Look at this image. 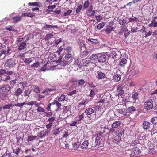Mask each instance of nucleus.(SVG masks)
<instances>
[{"mask_svg":"<svg viewBox=\"0 0 157 157\" xmlns=\"http://www.w3.org/2000/svg\"><path fill=\"white\" fill-rule=\"evenodd\" d=\"M82 7V5H80L78 6V8L76 10V13H79Z\"/></svg>","mask_w":157,"mask_h":157,"instance_id":"338daca9","label":"nucleus"},{"mask_svg":"<svg viewBox=\"0 0 157 157\" xmlns=\"http://www.w3.org/2000/svg\"><path fill=\"white\" fill-rule=\"evenodd\" d=\"M27 45L25 42H20L18 46V50L19 51L25 49Z\"/></svg>","mask_w":157,"mask_h":157,"instance_id":"2eb2a0df","label":"nucleus"},{"mask_svg":"<svg viewBox=\"0 0 157 157\" xmlns=\"http://www.w3.org/2000/svg\"><path fill=\"white\" fill-rule=\"evenodd\" d=\"M91 62L88 60L85 59H83L82 61V63H81V65L82 66H86L89 64Z\"/></svg>","mask_w":157,"mask_h":157,"instance_id":"b1692460","label":"nucleus"},{"mask_svg":"<svg viewBox=\"0 0 157 157\" xmlns=\"http://www.w3.org/2000/svg\"><path fill=\"white\" fill-rule=\"evenodd\" d=\"M106 57L104 55H100L98 56V60L99 62L103 63L106 60Z\"/></svg>","mask_w":157,"mask_h":157,"instance_id":"9b49d317","label":"nucleus"},{"mask_svg":"<svg viewBox=\"0 0 157 157\" xmlns=\"http://www.w3.org/2000/svg\"><path fill=\"white\" fill-rule=\"evenodd\" d=\"M138 73V71L135 70L134 69L132 68L130 71V75H134Z\"/></svg>","mask_w":157,"mask_h":157,"instance_id":"a18cd8bd","label":"nucleus"},{"mask_svg":"<svg viewBox=\"0 0 157 157\" xmlns=\"http://www.w3.org/2000/svg\"><path fill=\"white\" fill-rule=\"evenodd\" d=\"M78 86H82L85 83L84 80L83 79H80L78 81Z\"/></svg>","mask_w":157,"mask_h":157,"instance_id":"bf43d9fd","label":"nucleus"},{"mask_svg":"<svg viewBox=\"0 0 157 157\" xmlns=\"http://www.w3.org/2000/svg\"><path fill=\"white\" fill-rule=\"evenodd\" d=\"M6 50H0V58L2 59L5 56Z\"/></svg>","mask_w":157,"mask_h":157,"instance_id":"2f4dec72","label":"nucleus"},{"mask_svg":"<svg viewBox=\"0 0 157 157\" xmlns=\"http://www.w3.org/2000/svg\"><path fill=\"white\" fill-rule=\"evenodd\" d=\"M84 113H83L81 114V115H79L78 116H77L76 117L77 121H80L82 120L84 118Z\"/></svg>","mask_w":157,"mask_h":157,"instance_id":"72a5a7b5","label":"nucleus"},{"mask_svg":"<svg viewBox=\"0 0 157 157\" xmlns=\"http://www.w3.org/2000/svg\"><path fill=\"white\" fill-rule=\"evenodd\" d=\"M139 94L137 92H136L132 95V98L135 102H136L137 100H138Z\"/></svg>","mask_w":157,"mask_h":157,"instance_id":"a878e982","label":"nucleus"},{"mask_svg":"<svg viewBox=\"0 0 157 157\" xmlns=\"http://www.w3.org/2000/svg\"><path fill=\"white\" fill-rule=\"evenodd\" d=\"M118 107L121 108L117 109V113L125 115L126 113L127 110L125 109L124 107H125V105L121 104L118 105Z\"/></svg>","mask_w":157,"mask_h":157,"instance_id":"0eeeda50","label":"nucleus"},{"mask_svg":"<svg viewBox=\"0 0 157 157\" xmlns=\"http://www.w3.org/2000/svg\"><path fill=\"white\" fill-rule=\"evenodd\" d=\"M88 144V141H85L82 143L80 144V148L83 149H86L87 148Z\"/></svg>","mask_w":157,"mask_h":157,"instance_id":"f3484780","label":"nucleus"},{"mask_svg":"<svg viewBox=\"0 0 157 157\" xmlns=\"http://www.w3.org/2000/svg\"><path fill=\"white\" fill-rule=\"evenodd\" d=\"M70 64V63L67 60L63 59V60L61 61L59 64L61 66L64 67L67 65H69Z\"/></svg>","mask_w":157,"mask_h":157,"instance_id":"aec40b11","label":"nucleus"},{"mask_svg":"<svg viewBox=\"0 0 157 157\" xmlns=\"http://www.w3.org/2000/svg\"><path fill=\"white\" fill-rule=\"evenodd\" d=\"M95 117H90V119L91 120V122L95 121L97 119L100 118L103 114V112L101 110H96L95 112Z\"/></svg>","mask_w":157,"mask_h":157,"instance_id":"7ed1b4c3","label":"nucleus"},{"mask_svg":"<svg viewBox=\"0 0 157 157\" xmlns=\"http://www.w3.org/2000/svg\"><path fill=\"white\" fill-rule=\"evenodd\" d=\"M98 56L96 54H93L90 57V60L92 61L95 60L96 59H98Z\"/></svg>","mask_w":157,"mask_h":157,"instance_id":"8fccbe9b","label":"nucleus"},{"mask_svg":"<svg viewBox=\"0 0 157 157\" xmlns=\"http://www.w3.org/2000/svg\"><path fill=\"white\" fill-rule=\"evenodd\" d=\"M62 131V130L60 128H56L53 131V134L55 135H58L60 132Z\"/></svg>","mask_w":157,"mask_h":157,"instance_id":"58836bf2","label":"nucleus"},{"mask_svg":"<svg viewBox=\"0 0 157 157\" xmlns=\"http://www.w3.org/2000/svg\"><path fill=\"white\" fill-rule=\"evenodd\" d=\"M31 87L33 91L37 94L39 93L42 90L41 89L36 85H33L31 86Z\"/></svg>","mask_w":157,"mask_h":157,"instance_id":"f8f14e48","label":"nucleus"},{"mask_svg":"<svg viewBox=\"0 0 157 157\" xmlns=\"http://www.w3.org/2000/svg\"><path fill=\"white\" fill-rule=\"evenodd\" d=\"M66 96L64 94H62L60 96L58 97V101L59 102H62L65 100Z\"/></svg>","mask_w":157,"mask_h":157,"instance_id":"473e14b6","label":"nucleus"},{"mask_svg":"<svg viewBox=\"0 0 157 157\" xmlns=\"http://www.w3.org/2000/svg\"><path fill=\"white\" fill-rule=\"evenodd\" d=\"M31 90L29 88H27L26 89H25L24 92V95L29 97V95L31 93Z\"/></svg>","mask_w":157,"mask_h":157,"instance_id":"c9c22d12","label":"nucleus"},{"mask_svg":"<svg viewBox=\"0 0 157 157\" xmlns=\"http://www.w3.org/2000/svg\"><path fill=\"white\" fill-rule=\"evenodd\" d=\"M95 18L97 21L98 22H100L102 19V17L100 15L96 16Z\"/></svg>","mask_w":157,"mask_h":157,"instance_id":"774afa93","label":"nucleus"},{"mask_svg":"<svg viewBox=\"0 0 157 157\" xmlns=\"http://www.w3.org/2000/svg\"><path fill=\"white\" fill-rule=\"evenodd\" d=\"M56 90V89L53 88H47L44 90L42 92V93L44 94L47 95V93H48L49 92L55 91Z\"/></svg>","mask_w":157,"mask_h":157,"instance_id":"5701e85b","label":"nucleus"},{"mask_svg":"<svg viewBox=\"0 0 157 157\" xmlns=\"http://www.w3.org/2000/svg\"><path fill=\"white\" fill-rule=\"evenodd\" d=\"M59 101H57L56 100H55L54 101V102H53V104H55L56 105L58 108H59L61 107V103L59 102Z\"/></svg>","mask_w":157,"mask_h":157,"instance_id":"3c124183","label":"nucleus"},{"mask_svg":"<svg viewBox=\"0 0 157 157\" xmlns=\"http://www.w3.org/2000/svg\"><path fill=\"white\" fill-rule=\"evenodd\" d=\"M105 24L104 22H101L97 26V28L98 29H100L103 28L105 26Z\"/></svg>","mask_w":157,"mask_h":157,"instance_id":"37998d69","label":"nucleus"},{"mask_svg":"<svg viewBox=\"0 0 157 157\" xmlns=\"http://www.w3.org/2000/svg\"><path fill=\"white\" fill-rule=\"evenodd\" d=\"M153 101L152 99L147 100L144 103V105L145 109L149 110L152 108L153 107Z\"/></svg>","mask_w":157,"mask_h":157,"instance_id":"20e7f679","label":"nucleus"},{"mask_svg":"<svg viewBox=\"0 0 157 157\" xmlns=\"http://www.w3.org/2000/svg\"><path fill=\"white\" fill-rule=\"evenodd\" d=\"M25 104H26V103L25 102H23L21 103H18L17 104H15L14 106L17 107H19L21 108Z\"/></svg>","mask_w":157,"mask_h":157,"instance_id":"680f3d73","label":"nucleus"},{"mask_svg":"<svg viewBox=\"0 0 157 157\" xmlns=\"http://www.w3.org/2000/svg\"><path fill=\"white\" fill-rule=\"evenodd\" d=\"M151 122L154 124H157V117H154L152 118Z\"/></svg>","mask_w":157,"mask_h":157,"instance_id":"4d7b16f0","label":"nucleus"},{"mask_svg":"<svg viewBox=\"0 0 157 157\" xmlns=\"http://www.w3.org/2000/svg\"><path fill=\"white\" fill-rule=\"evenodd\" d=\"M50 131L48 130H44V129L37 134V136L40 138H42L47 136L49 132Z\"/></svg>","mask_w":157,"mask_h":157,"instance_id":"6e6552de","label":"nucleus"},{"mask_svg":"<svg viewBox=\"0 0 157 157\" xmlns=\"http://www.w3.org/2000/svg\"><path fill=\"white\" fill-rule=\"evenodd\" d=\"M156 152V151L155 149L153 148L150 149L149 153L151 155L155 154Z\"/></svg>","mask_w":157,"mask_h":157,"instance_id":"0e129e2a","label":"nucleus"},{"mask_svg":"<svg viewBox=\"0 0 157 157\" xmlns=\"http://www.w3.org/2000/svg\"><path fill=\"white\" fill-rule=\"evenodd\" d=\"M57 28V25H46L44 27V28L45 29H49L51 28Z\"/></svg>","mask_w":157,"mask_h":157,"instance_id":"052dcab7","label":"nucleus"},{"mask_svg":"<svg viewBox=\"0 0 157 157\" xmlns=\"http://www.w3.org/2000/svg\"><path fill=\"white\" fill-rule=\"evenodd\" d=\"M114 133L118 137H121L124 135V131L123 128H119L115 131Z\"/></svg>","mask_w":157,"mask_h":157,"instance_id":"1a4fd4ad","label":"nucleus"},{"mask_svg":"<svg viewBox=\"0 0 157 157\" xmlns=\"http://www.w3.org/2000/svg\"><path fill=\"white\" fill-rule=\"evenodd\" d=\"M56 55L54 54H52L50 57V59L52 62L55 61L57 59Z\"/></svg>","mask_w":157,"mask_h":157,"instance_id":"a19ab883","label":"nucleus"},{"mask_svg":"<svg viewBox=\"0 0 157 157\" xmlns=\"http://www.w3.org/2000/svg\"><path fill=\"white\" fill-rule=\"evenodd\" d=\"M136 109L134 106H131L128 108L127 111L128 113H131L136 111Z\"/></svg>","mask_w":157,"mask_h":157,"instance_id":"ea45409f","label":"nucleus"},{"mask_svg":"<svg viewBox=\"0 0 157 157\" xmlns=\"http://www.w3.org/2000/svg\"><path fill=\"white\" fill-rule=\"evenodd\" d=\"M127 63V60L125 58H123L120 61L119 65L120 66H124Z\"/></svg>","mask_w":157,"mask_h":157,"instance_id":"f704fd0d","label":"nucleus"},{"mask_svg":"<svg viewBox=\"0 0 157 157\" xmlns=\"http://www.w3.org/2000/svg\"><path fill=\"white\" fill-rule=\"evenodd\" d=\"M28 4L30 6H39V3L38 2H30Z\"/></svg>","mask_w":157,"mask_h":157,"instance_id":"13d9d810","label":"nucleus"},{"mask_svg":"<svg viewBox=\"0 0 157 157\" xmlns=\"http://www.w3.org/2000/svg\"><path fill=\"white\" fill-rule=\"evenodd\" d=\"M14 59L10 58L8 59L5 63V65L9 68H12L16 64Z\"/></svg>","mask_w":157,"mask_h":157,"instance_id":"39448f33","label":"nucleus"},{"mask_svg":"<svg viewBox=\"0 0 157 157\" xmlns=\"http://www.w3.org/2000/svg\"><path fill=\"white\" fill-rule=\"evenodd\" d=\"M53 35L51 33H48L46 36V39L48 40L51 38L53 37Z\"/></svg>","mask_w":157,"mask_h":157,"instance_id":"5fc2aeb1","label":"nucleus"},{"mask_svg":"<svg viewBox=\"0 0 157 157\" xmlns=\"http://www.w3.org/2000/svg\"><path fill=\"white\" fill-rule=\"evenodd\" d=\"M93 9V6L92 5H90L89 8L86 11V14L87 16L89 17H92V10Z\"/></svg>","mask_w":157,"mask_h":157,"instance_id":"dca6fc26","label":"nucleus"},{"mask_svg":"<svg viewBox=\"0 0 157 157\" xmlns=\"http://www.w3.org/2000/svg\"><path fill=\"white\" fill-rule=\"evenodd\" d=\"M65 59L67 60L70 63L72 61V55L71 53H67L66 54L65 57Z\"/></svg>","mask_w":157,"mask_h":157,"instance_id":"ddd939ff","label":"nucleus"},{"mask_svg":"<svg viewBox=\"0 0 157 157\" xmlns=\"http://www.w3.org/2000/svg\"><path fill=\"white\" fill-rule=\"evenodd\" d=\"M106 75L105 73L101 72H98L97 75L98 78L99 79L104 78L105 77Z\"/></svg>","mask_w":157,"mask_h":157,"instance_id":"bb28decb","label":"nucleus"},{"mask_svg":"<svg viewBox=\"0 0 157 157\" xmlns=\"http://www.w3.org/2000/svg\"><path fill=\"white\" fill-rule=\"evenodd\" d=\"M107 98L105 96H103L98 103H104L106 101Z\"/></svg>","mask_w":157,"mask_h":157,"instance_id":"864d4df0","label":"nucleus"},{"mask_svg":"<svg viewBox=\"0 0 157 157\" xmlns=\"http://www.w3.org/2000/svg\"><path fill=\"white\" fill-rule=\"evenodd\" d=\"M121 124V122L119 121H116L114 122L111 125V128H110V131L115 132L117 129H119Z\"/></svg>","mask_w":157,"mask_h":157,"instance_id":"423d86ee","label":"nucleus"},{"mask_svg":"<svg viewBox=\"0 0 157 157\" xmlns=\"http://www.w3.org/2000/svg\"><path fill=\"white\" fill-rule=\"evenodd\" d=\"M154 18L151 23L149 25V26L151 27L153 26L155 27H157V18L156 17L155 18L154 17Z\"/></svg>","mask_w":157,"mask_h":157,"instance_id":"412c9836","label":"nucleus"},{"mask_svg":"<svg viewBox=\"0 0 157 157\" xmlns=\"http://www.w3.org/2000/svg\"><path fill=\"white\" fill-rule=\"evenodd\" d=\"M88 41H90L94 43H97L98 42V40L97 39L90 38L88 39Z\"/></svg>","mask_w":157,"mask_h":157,"instance_id":"09e8293b","label":"nucleus"},{"mask_svg":"<svg viewBox=\"0 0 157 157\" xmlns=\"http://www.w3.org/2000/svg\"><path fill=\"white\" fill-rule=\"evenodd\" d=\"M32 60L31 59V58H25L24 59V62L26 63L29 64L32 61Z\"/></svg>","mask_w":157,"mask_h":157,"instance_id":"6e6d98bb","label":"nucleus"},{"mask_svg":"<svg viewBox=\"0 0 157 157\" xmlns=\"http://www.w3.org/2000/svg\"><path fill=\"white\" fill-rule=\"evenodd\" d=\"M104 30L107 33L109 34L113 30V28L110 26H108Z\"/></svg>","mask_w":157,"mask_h":157,"instance_id":"c85d7f7f","label":"nucleus"},{"mask_svg":"<svg viewBox=\"0 0 157 157\" xmlns=\"http://www.w3.org/2000/svg\"><path fill=\"white\" fill-rule=\"evenodd\" d=\"M65 50L67 53H70L72 50V48L70 46H68L65 49Z\"/></svg>","mask_w":157,"mask_h":157,"instance_id":"e2e57ef3","label":"nucleus"},{"mask_svg":"<svg viewBox=\"0 0 157 157\" xmlns=\"http://www.w3.org/2000/svg\"><path fill=\"white\" fill-rule=\"evenodd\" d=\"M151 124L150 122L147 121H144L142 125V127L144 129H149L150 127Z\"/></svg>","mask_w":157,"mask_h":157,"instance_id":"4468645a","label":"nucleus"},{"mask_svg":"<svg viewBox=\"0 0 157 157\" xmlns=\"http://www.w3.org/2000/svg\"><path fill=\"white\" fill-rule=\"evenodd\" d=\"M37 137V136L33 135L29 136L27 138H25L26 141H28L29 142L33 141L35 140Z\"/></svg>","mask_w":157,"mask_h":157,"instance_id":"6ab92c4d","label":"nucleus"},{"mask_svg":"<svg viewBox=\"0 0 157 157\" xmlns=\"http://www.w3.org/2000/svg\"><path fill=\"white\" fill-rule=\"evenodd\" d=\"M90 5V2L88 0H87L84 2L83 5V8L86 9Z\"/></svg>","mask_w":157,"mask_h":157,"instance_id":"49530a36","label":"nucleus"},{"mask_svg":"<svg viewBox=\"0 0 157 157\" xmlns=\"http://www.w3.org/2000/svg\"><path fill=\"white\" fill-rule=\"evenodd\" d=\"M125 85L124 84H119L117 86L116 91L119 97H121L124 94L125 92Z\"/></svg>","mask_w":157,"mask_h":157,"instance_id":"f03ea898","label":"nucleus"},{"mask_svg":"<svg viewBox=\"0 0 157 157\" xmlns=\"http://www.w3.org/2000/svg\"><path fill=\"white\" fill-rule=\"evenodd\" d=\"M94 112L93 109L92 108H88L87 109L85 112V114L87 115H91Z\"/></svg>","mask_w":157,"mask_h":157,"instance_id":"a211bd4d","label":"nucleus"},{"mask_svg":"<svg viewBox=\"0 0 157 157\" xmlns=\"http://www.w3.org/2000/svg\"><path fill=\"white\" fill-rule=\"evenodd\" d=\"M121 77V76L120 74H116L114 76L113 79L115 81L118 82L120 80Z\"/></svg>","mask_w":157,"mask_h":157,"instance_id":"7c9ffc66","label":"nucleus"},{"mask_svg":"<svg viewBox=\"0 0 157 157\" xmlns=\"http://www.w3.org/2000/svg\"><path fill=\"white\" fill-rule=\"evenodd\" d=\"M139 22V21L138 19V18L136 17H134L132 16V17H131L129 19V22Z\"/></svg>","mask_w":157,"mask_h":157,"instance_id":"c03bdc74","label":"nucleus"},{"mask_svg":"<svg viewBox=\"0 0 157 157\" xmlns=\"http://www.w3.org/2000/svg\"><path fill=\"white\" fill-rule=\"evenodd\" d=\"M127 22V20L126 19H122L119 20L118 22L119 24L121 25H124Z\"/></svg>","mask_w":157,"mask_h":157,"instance_id":"79ce46f5","label":"nucleus"},{"mask_svg":"<svg viewBox=\"0 0 157 157\" xmlns=\"http://www.w3.org/2000/svg\"><path fill=\"white\" fill-rule=\"evenodd\" d=\"M13 105V104L11 103H10L8 104H6L3 107V108L4 109H9Z\"/></svg>","mask_w":157,"mask_h":157,"instance_id":"603ef678","label":"nucleus"},{"mask_svg":"<svg viewBox=\"0 0 157 157\" xmlns=\"http://www.w3.org/2000/svg\"><path fill=\"white\" fill-rule=\"evenodd\" d=\"M11 87L8 85H5L0 88V96L3 100L6 99L8 94V93L11 90Z\"/></svg>","mask_w":157,"mask_h":157,"instance_id":"f257e3e1","label":"nucleus"},{"mask_svg":"<svg viewBox=\"0 0 157 157\" xmlns=\"http://www.w3.org/2000/svg\"><path fill=\"white\" fill-rule=\"evenodd\" d=\"M72 145L73 148L75 149H76L80 146V144L78 140H77L76 141H75L74 143H73Z\"/></svg>","mask_w":157,"mask_h":157,"instance_id":"c756f323","label":"nucleus"},{"mask_svg":"<svg viewBox=\"0 0 157 157\" xmlns=\"http://www.w3.org/2000/svg\"><path fill=\"white\" fill-rule=\"evenodd\" d=\"M13 19L14 23H17L19 22L21 20V18L20 16H15L14 17Z\"/></svg>","mask_w":157,"mask_h":157,"instance_id":"4c0bfd02","label":"nucleus"},{"mask_svg":"<svg viewBox=\"0 0 157 157\" xmlns=\"http://www.w3.org/2000/svg\"><path fill=\"white\" fill-rule=\"evenodd\" d=\"M89 52L87 51H84L82 52L81 54V56L82 58H84L87 55Z\"/></svg>","mask_w":157,"mask_h":157,"instance_id":"de8ad7c7","label":"nucleus"},{"mask_svg":"<svg viewBox=\"0 0 157 157\" xmlns=\"http://www.w3.org/2000/svg\"><path fill=\"white\" fill-rule=\"evenodd\" d=\"M117 55V54L115 51H113L111 52L110 56L113 58L114 59L116 58Z\"/></svg>","mask_w":157,"mask_h":157,"instance_id":"69168bd1","label":"nucleus"},{"mask_svg":"<svg viewBox=\"0 0 157 157\" xmlns=\"http://www.w3.org/2000/svg\"><path fill=\"white\" fill-rule=\"evenodd\" d=\"M34 14L31 12L28 13H24L22 14V17H32L34 16Z\"/></svg>","mask_w":157,"mask_h":157,"instance_id":"393cba45","label":"nucleus"},{"mask_svg":"<svg viewBox=\"0 0 157 157\" xmlns=\"http://www.w3.org/2000/svg\"><path fill=\"white\" fill-rule=\"evenodd\" d=\"M101 139L99 136H97L95 139V142L94 143L92 144V147H95L97 146H99L101 144Z\"/></svg>","mask_w":157,"mask_h":157,"instance_id":"9d476101","label":"nucleus"},{"mask_svg":"<svg viewBox=\"0 0 157 157\" xmlns=\"http://www.w3.org/2000/svg\"><path fill=\"white\" fill-rule=\"evenodd\" d=\"M121 140V137H115V138H114L112 140L111 143H112L117 144Z\"/></svg>","mask_w":157,"mask_h":157,"instance_id":"cd10ccee","label":"nucleus"},{"mask_svg":"<svg viewBox=\"0 0 157 157\" xmlns=\"http://www.w3.org/2000/svg\"><path fill=\"white\" fill-rule=\"evenodd\" d=\"M140 151L139 149L137 147H135L132 151V153L135 155H138L140 153Z\"/></svg>","mask_w":157,"mask_h":157,"instance_id":"4be33fe9","label":"nucleus"},{"mask_svg":"<svg viewBox=\"0 0 157 157\" xmlns=\"http://www.w3.org/2000/svg\"><path fill=\"white\" fill-rule=\"evenodd\" d=\"M23 90L20 88L17 89L15 91V94L17 96H19L22 93Z\"/></svg>","mask_w":157,"mask_h":157,"instance_id":"e433bc0d","label":"nucleus"}]
</instances>
